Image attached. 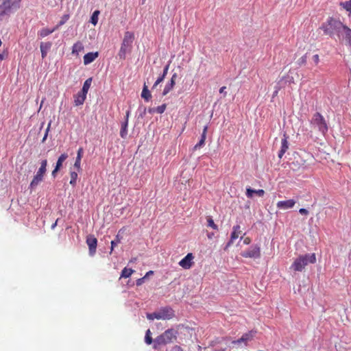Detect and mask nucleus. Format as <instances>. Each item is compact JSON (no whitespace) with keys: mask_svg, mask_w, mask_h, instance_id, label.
I'll use <instances>...</instances> for the list:
<instances>
[{"mask_svg":"<svg viewBox=\"0 0 351 351\" xmlns=\"http://www.w3.org/2000/svg\"><path fill=\"white\" fill-rule=\"evenodd\" d=\"M299 213L301 214V215H308V211L306 209V208H300L299 210Z\"/></svg>","mask_w":351,"mask_h":351,"instance_id":"obj_48","label":"nucleus"},{"mask_svg":"<svg viewBox=\"0 0 351 351\" xmlns=\"http://www.w3.org/2000/svg\"><path fill=\"white\" fill-rule=\"evenodd\" d=\"M240 228L241 227L239 225H237L233 227V231L231 233L230 240L228 243L227 247H229L233 243L234 240L239 237L241 233Z\"/></svg>","mask_w":351,"mask_h":351,"instance_id":"obj_17","label":"nucleus"},{"mask_svg":"<svg viewBox=\"0 0 351 351\" xmlns=\"http://www.w3.org/2000/svg\"><path fill=\"white\" fill-rule=\"evenodd\" d=\"M339 5L348 12V15L351 16V0L346 1L344 2L341 1L340 2Z\"/></svg>","mask_w":351,"mask_h":351,"instance_id":"obj_28","label":"nucleus"},{"mask_svg":"<svg viewBox=\"0 0 351 351\" xmlns=\"http://www.w3.org/2000/svg\"><path fill=\"white\" fill-rule=\"evenodd\" d=\"M153 274H154L153 271H149L148 272L146 273V274L145 275L144 277H145V278H147V277L150 276Z\"/></svg>","mask_w":351,"mask_h":351,"instance_id":"obj_54","label":"nucleus"},{"mask_svg":"<svg viewBox=\"0 0 351 351\" xmlns=\"http://www.w3.org/2000/svg\"><path fill=\"white\" fill-rule=\"evenodd\" d=\"M176 78H177V74L176 73L173 74L170 82L166 84V86L163 90L162 95L165 96V95H167L173 88L175 84H176Z\"/></svg>","mask_w":351,"mask_h":351,"instance_id":"obj_15","label":"nucleus"},{"mask_svg":"<svg viewBox=\"0 0 351 351\" xmlns=\"http://www.w3.org/2000/svg\"><path fill=\"white\" fill-rule=\"evenodd\" d=\"M76 46H77V45H74V48H73V51H75V48L76 47Z\"/></svg>","mask_w":351,"mask_h":351,"instance_id":"obj_64","label":"nucleus"},{"mask_svg":"<svg viewBox=\"0 0 351 351\" xmlns=\"http://www.w3.org/2000/svg\"><path fill=\"white\" fill-rule=\"evenodd\" d=\"M134 40V34L131 32H125L121 44H131Z\"/></svg>","mask_w":351,"mask_h":351,"instance_id":"obj_22","label":"nucleus"},{"mask_svg":"<svg viewBox=\"0 0 351 351\" xmlns=\"http://www.w3.org/2000/svg\"><path fill=\"white\" fill-rule=\"evenodd\" d=\"M121 241L119 235H117L116 240L111 241V251L113 250L114 247L119 243Z\"/></svg>","mask_w":351,"mask_h":351,"instance_id":"obj_41","label":"nucleus"},{"mask_svg":"<svg viewBox=\"0 0 351 351\" xmlns=\"http://www.w3.org/2000/svg\"><path fill=\"white\" fill-rule=\"evenodd\" d=\"M241 255L244 258H260L261 248L258 245H252L249 250L242 252Z\"/></svg>","mask_w":351,"mask_h":351,"instance_id":"obj_8","label":"nucleus"},{"mask_svg":"<svg viewBox=\"0 0 351 351\" xmlns=\"http://www.w3.org/2000/svg\"><path fill=\"white\" fill-rule=\"evenodd\" d=\"M44 100H45V99H43V100L41 101V104H40V109L41 108L42 105H43V104L44 103Z\"/></svg>","mask_w":351,"mask_h":351,"instance_id":"obj_59","label":"nucleus"},{"mask_svg":"<svg viewBox=\"0 0 351 351\" xmlns=\"http://www.w3.org/2000/svg\"><path fill=\"white\" fill-rule=\"evenodd\" d=\"M99 14L100 11L99 10H95L90 15L89 23L95 26L98 23Z\"/></svg>","mask_w":351,"mask_h":351,"instance_id":"obj_24","label":"nucleus"},{"mask_svg":"<svg viewBox=\"0 0 351 351\" xmlns=\"http://www.w3.org/2000/svg\"><path fill=\"white\" fill-rule=\"evenodd\" d=\"M255 333H256V332H254L252 330H251L248 332H246L242 335L241 340H245V344H246L248 341L252 339Z\"/></svg>","mask_w":351,"mask_h":351,"instance_id":"obj_30","label":"nucleus"},{"mask_svg":"<svg viewBox=\"0 0 351 351\" xmlns=\"http://www.w3.org/2000/svg\"><path fill=\"white\" fill-rule=\"evenodd\" d=\"M226 88V86L221 87L220 89H219V93H224L225 95H226V92H225Z\"/></svg>","mask_w":351,"mask_h":351,"instance_id":"obj_53","label":"nucleus"},{"mask_svg":"<svg viewBox=\"0 0 351 351\" xmlns=\"http://www.w3.org/2000/svg\"><path fill=\"white\" fill-rule=\"evenodd\" d=\"M134 270L131 268L124 267L121 271L120 278H127L132 276Z\"/></svg>","mask_w":351,"mask_h":351,"instance_id":"obj_25","label":"nucleus"},{"mask_svg":"<svg viewBox=\"0 0 351 351\" xmlns=\"http://www.w3.org/2000/svg\"><path fill=\"white\" fill-rule=\"evenodd\" d=\"M210 346H215V342L214 341H211L210 343Z\"/></svg>","mask_w":351,"mask_h":351,"instance_id":"obj_61","label":"nucleus"},{"mask_svg":"<svg viewBox=\"0 0 351 351\" xmlns=\"http://www.w3.org/2000/svg\"><path fill=\"white\" fill-rule=\"evenodd\" d=\"M148 111L149 113H154L156 112V108H149Z\"/></svg>","mask_w":351,"mask_h":351,"instance_id":"obj_57","label":"nucleus"},{"mask_svg":"<svg viewBox=\"0 0 351 351\" xmlns=\"http://www.w3.org/2000/svg\"><path fill=\"white\" fill-rule=\"evenodd\" d=\"M71 176V180H70V184H71L73 186H75L76 185V182L77 179V173L75 171H71L70 173Z\"/></svg>","mask_w":351,"mask_h":351,"instance_id":"obj_35","label":"nucleus"},{"mask_svg":"<svg viewBox=\"0 0 351 351\" xmlns=\"http://www.w3.org/2000/svg\"><path fill=\"white\" fill-rule=\"evenodd\" d=\"M91 82H92V78L91 77L88 78L84 82V83L83 84L82 89V90L80 92L84 93L85 95H87L88 91L90 87Z\"/></svg>","mask_w":351,"mask_h":351,"instance_id":"obj_27","label":"nucleus"},{"mask_svg":"<svg viewBox=\"0 0 351 351\" xmlns=\"http://www.w3.org/2000/svg\"><path fill=\"white\" fill-rule=\"evenodd\" d=\"M58 219L51 225V229H54L55 227L57 226Z\"/></svg>","mask_w":351,"mask_h":351,"instance_id":"obj_56","label":"nucleus"},{"mask_svg":"<svg viewBox=\"0 0 351 351\" xmlns=\"http://www.w3.org/2000/svg\"><path fill=\"white\" fill-rule=\"evenodd\" d=\"M214 236V233H208L207 237L209 239H212Z\"/></svg>","mask_w":351,"mask_h":351,"instance_id":"obj_55","label":"nucleus"},{"mask_svg":"<svg viewBox=\"0 0 351 351\" xmlns=\"http://www.w3.org/2000/svg\"><path fill=\"white\" fill-rule=\"evenodd\" d=\"M60 169V168L55 167L54 169L52 171L51 176H52L53 178H56V174H57L58 171Z\"/></svg>","mask_w":351,"mask_h":351,"instance_id":"obj_47","label":"nucleus"},{"mask_svg":"<svg viewBox=\"0 0 351 351\" xmlns=\"http://www.w3.org/2000/svg\"><path fill=\"white\" fill-rule=\"evenodd\" d=\"M315 253L300 255L293 261L290 266V269L294 271H302L308 263H315Z\"/></svg>","mask_w":351,"mask_h":351,"instance_id":"obj_3","label":"nucleus"},{"mask_svg":"<svg viewBox=\"0 0 351 351\" xmlns=\"http://www.w3.org/2000/svg\"><path fill=\"white\" fill-rule=\"evenodd\" d=\"M338 38L339 40H342L346 41L348 44H351V29L343 24Z\"/></svg>","mask_w":351,"mask_h":351,"instance_id":"obj_9","label":"nucleus"},{"mask_svg":"<svg viewBox=\"0 0 351 351\" xmlns=\"http://www.w3.org/2000/svg\"><path fill=\"white\" fill-rule=\"evenodd\" d=\"M207 220V226L210 227L213 230H218V226L215 223L213 219L210 216H208L206 218Z\"/></svg>","mask_w":351,"mask_h":351,"instance_id":"obj_33","label":"nucleus"},{"mask_svg":"<svg viewBox=\"0 0 351 351\" xmlns=\"http://www.w3.org/2000/svg\"><path fill=\"white\" fill-rule=\"evenodd\" d=\"M8 57V53L3 52L2 53H0V60H4Z\"/></svg>","mask_w":351,"mask_h":351,"instance_id":"obj_50","label":"nucleus"},{"mask_svg":"<svg viewBox=\"0 0 351 351\" xmlns=\"http://www.w3.org/2000/svg\"><path fill=\"white\" fill-rule=\"evenodd\" d=\"M145 341L148 345H150L153 342V339L151 337V331L149 329H148L146 331V334H145Z\"/></svg>","mask_w":351,"mask_h":351,"instance_id":"obj_36","label":"nucleus"},{"mask_svg":"<svg viewBox=\"0 0 351 351\" xmlns=\"http://www.w3.org/2000/svg\"><path fill=\"white\" fill-rule=\"evenodd\" d=\"M83 149L82 147L79 148L77 151V157L74 163V167H75L77 171L81 169V160L82 157Z\"/></svg>","mask_w":351,"mask_h":351,"instance_id":"obj_23","label":"nucleus"},{"mask_svg":"<svg viewBox=\"0 0 351 351\" xmlns=\"http://www.w3.org/2000/svg\"><path fill=\"white\" fill-rule=\"evenodd\" d=\"M55 29H56V27L53 29L43 28L40 31L39 36L43 38L45 37V36L49 35L50 34H51L55 30Z\"/></svg>","mask_w":351,"mask_h":351,"instance_id":"obj_32","label":"nucleus"},{"mask_svg":"<svg viewBox=\"0 0 351 351\" xmlns=\"http://www.w3.org/2000/svg\"><path fill=\"white\" fill-rule=\"evenodd\" d=\"M166 108H167L166 104H162L161 106H159L156 108V112H157L158 114H162L165 112V110H166Z\"/></svg>","mask_w":351,"mask_h":351,"instance_id":"obj_40","label":"nucleus"},{"mask_svg":"<svg viewBox=\"0 0 351 351\" xmlns=\"http://www.w3.org/2000/svg\"><path fill=\"white\" fill-rule=\"evenodd\" d=\"M50 126H51V122L49 123L48 125H47V128L46 129V131H45V136L42 140V142H45V140L47 139V135H48V132L49 131V129H50Z\"/></svg>","mask_w":351,"mask_h":351,"instance_id":"obj_43","label":"nucleus"},{"mask_svg":"<svg viewBox=\"0 0 351 351\" xmlns=\"http://www.w3.org/2000/svg\"><path fill=\"white\" fill-rule=\"evenodd\" d=\"M306 60H307V54H305L298 60L297 64L298 66H301L302 65H304L306 63Z\"/></svg>","mask_w":351,"mask_h":351,"instance_id":"obj_38","label":"nucleus"},{"mask_svg":"<svg viewBox=\"0 0 351 351\" xmlns=\"http://www.w3.org/2000/svg\"><path fill=\"white\" fill-rule=\"evenodd\" d=\"M86 243L88 246L90 255L93 256L96 252L97 239L93 235H88L86 237Z\"/></svg>","mask_w":351,"mask_h":351,"instance_id":"obj_10","label":"nucleus"},{"mask_svg":"<svg viewBox=\"0 0 351 351\" xmlns=\"http://www.w3.org/2000/svg\"><path fill=\"white\" fill-rule=\"evenodd\" d=\"M343 23L333 17H328L326 21L324 22L319 29L324 32V34L330 38L338 37L341 29H342Z\"/></svg>","mask_w":351,"mask_h":351,"instance_id":"obj_2","label":"nucleus"},{"mask_svg":"<svg viewBox=\"0 0 351 351\" xmlns=\"http://www.w3.org/2000/svg\"><path fill=\"white\" fill-rule=\"evenodd\" d=\"M284 138L282 139L281 141V147L280 150L278 152V158H282L285 153L289 149V143H288V136L287 134H284Z\"/></svg>","mask_w":351,"mask_h":351,"instance_id":"obj_14","label":"nucleus"},{"mask_svg":"<svg viewBox=\"0 0 351 351\" xmlns=\"http://www.w3.org/2000/svg\"><path fill=\"white\" fill-rule=\"evenodd\" d=\"M68 158V154H61L58 159V161L56 162V167H58V168H61L62 167V163L63 162Z\"/></svg>","mask_w":351,"mask_h":351,"instance_id":"obj_31","label":"nucleus"},{"mask_svg":"<svg viewBox=\"0 0 351 351\" xmlns=\"http://www.w3.org/2000/svg\"><path fill=\"white\" fill-rule=\"evenodd\" d=\"M75 44L76 45H78V44H81L80 41H77V43H75Z\"/></svg>","mask_w":351,"mask_h":351,"instance_id":"obj_63","label":"nucleus"},{"mask_svg":"<svg viewBox=\"0 0 351 351\" xmlns=\"http://www.w3.org/2000/svg\"><path fill=\"white\" fill-rule=\"evenodd\" d=\"M311 123L317 126L318 130L322 134H324L328 132V127L327 123L324 117L319 112H316L313 114Z\"/></svg>","mask_w":351,"mask_h":351,"instance_id":"obj_7","label":"nucleus"},{"mask_svg":"<svg viewBox=\"0 0 351 351\" xmlns=\"http://www.w3.org/2000/svg\"><path fill=\"white\" fill-rule=\"evenodd\" d=\"M313 60L315 63V65H317L319 62V55L318 54H315L313 56Z\"/></svg>","mask_w":351,"mask_h":351,"instance_id":"obj_44","label":"nucleus"},{"mask_svg":"<svg viewBox=\"0 0 351 351\" xmlns=\"http://www.w3.org/2000/svg\"><path fill=\"white\" fill-rule=\"evenodd\" d=\"M99 56V53L96 52H89L84 55V64L87 65L91 62H93Z\"/></svg>","mask_w":351,"mask_h":351,"instance_id":"obj_18","label":"nucleus"},{"mask_svg":"<svg viewBox=\"0 0 351 351\" xmlns=\"http://www.w3.org/2000/svg\"><path fill=\"white\" fill-rule=\"evenodd\" d=\"M165 79V75H162L161 76H160L157 80L155 82L154 84L153 85V88H156L160 82H162L163 81V80Z\"/></svg>","mask_w":351,"mask_h":351,"instance_id":"obj_42","label":"nucleus"},{"mask_svg":"<svg viewBox=\"0 0 351 351\" xmlns=\"http://www.w3.org/2000/svg\"><path fill=\"white\" fill-rule=\"evenodd\" d=\"M242 342L245 343V340H241V337L240 339H239L237 340L233 341L232 342V343L236 345V344H239V343H242Z\"/></svg>","mask_w":351,"mask_h":351,"instance_id":"obj_49","label":"nucleus"},{"mask_svg":"<svg viewBox=\"0 0 351 351\" xmlns=\"http://www.w3.org/2000/svg\"><path fill=\"white\" fill-rule=\"evenodd\" d=\"M277 94H278V90H276L274 92V96L277 95Z\"/></svg>","mask_w":351,"mask_h":351,"instance_id":"obj_62","label":"nucleus"},{"mask_svg":"<svg viewBox=\"0 0 351 351\" xmlns=\"http://www.w3.org/2000/svg\"><path fill=\"white\" fill-rule=\"evenodd\" d=\"M177 335V330L173 328L168 329L156 338L155 343L158 346L170 343L176 340Z\"/></svg>","mask_w":351,"mask_h":351,"instance_id":"obj_5","label":"nucleus"},{"mask_svg":"<svg viewBox=\"0 0 351 351\" xmlns=\"http://www.w3.org/2000/svg\"><path fill=\"white\" fill-rule=\"evenodd\" d=\"M50 45H40V51L42 53V57L44 58L49 49Z\"/></svg>","mask_w":351,"mask_h":351,"instance_id":"obj_37","label":"nucleus"},{"mask_svg":"<svg viewBox=\"0 0 351 351\" xmlns=\"http://www.w3.org/2000/svg\"><path fill=\"white\" fill-rule=\"evenodd\" d=\"M169 64H167L165 68H164V70H163V73H162V75H165V77L166 76V75L167 74V72H168V70H169Z\"/></svg>","mask_w":351,"mask_h":351,"instance_id":"obj_52","label":"nucleus"},{"mask_svg":"<svg viewBox=\"0 0 351 351\" xmlns=\"http://www.w3.org/2000/svg\"><path fill=\"white\" fill-rule=\"evenodd\" d=\"M70 15L69 14H64L62 17L60 21L58 23L56 29L58 28L60 26L63 25L69 19Z\"/></svg>","mask_w":351,"mask_h":351,"instance_id":"obj_34","label":"nucleus"},{"mask_svg":"<svg viewBox=\"0 0 351 351\" xmlns=\"http://www.w3.org/2000/svg\"><path fill=\"white\" fill-rule=\"evenodd\" d=\"M194 258V256L192 253H189L187 255L183 258L180 262L179 265L182 267L183 269H190L193 264V260Z\"/></svg>","mask_w":351,"mask_h":351,"instance_id":"obj_11","label":"nucleus"},{"mask_svg":"<svg viewBox=\"0 0 351 351\" xmlns=\"http://www.w3.org/2000/svg\"><path fill=\"white\" fill-rule=\"evenodd\" d=\"M251 243V239L250 237H245L243 239V243L245 245H249Z\"/></svg>","mask_w":351,"mask_h":351,"instance_id":"obj_51","label":"nucleus"},{"mask_svg":"<svg viewBox=\"0 0 351 351\" xmlns=\"http://www.w3.org/2000/svg\"><path fill=\"white\" fill-rule=\"evenodd\" d=\"M314 160L313 156L310 153L304 152L303 154H295L293 156V160L290 163V168L294 171L306 170L312 164Z\"/></svg>","mask_w":351,"mask_h":351,"instance_id":"obj_1","label":"nucleus"},{"mask_svg":"<svg viewBox=\"0 0 351 351\" xmlns=\"http://www.w3.org/2000/svg\"><path fill=\"white\" fill-rule=\"evenodd\" d=\"M295 204V201L294 199H288L285 201H279L276 206L279 209L287 210L292 208Z\"/></svg>","mask_w":351,"mask_h":351,"instance_id":"obj_13","label":"nucleus"},{"mask_svg":"<svg viewBox=\"0 0 351 351\" xmlns=\"http://www.w3.org/2000/svg\"><path fill=\"white\" fill-rule=\"evenodd\" d=\"M47 160H43L40 162V167L37 171L36 175L34 176L29 184V188L34 189L43 180L44 176L47 171Z\"/></svg>","mask_w":351,"mask_h":351,"instance_id":"obj_6","label":"nucleus"},{"mask_svg":"<svg viewBox=\"0 0 351 351\" xmlns=\"http://www.w3.org/2000/svg\"><path fill=\"white\" fill-rule=\"evenodd\" d=\"M226 348L220 349V350H215L214 351H226Z\"/></svg>","mask_w":351,"mask_h":351,"instance_id":"obj_58","label":"nucleus"},{"mask_svg":"<svg viewBox=\"0 0 351 351\" xmlns=\"http://www.w3.org/2000/svg\"><path fill=\"white\" fill-rule=\"evenodd\" d=\"M253 194H256L259 197H263L265 194V191L263 189H252L251 188H247L246 189V195L249 198H252L253 197Z\"/></svg>","mask_w":351,"mask_h":351,"instance_id":"obj_20","label":"nucleus"},{"mask_svg":"<svg viewBox=\"0 0 351 351\" xmlns=\"http://www.w3.org/2000/svg\"><path fill=\"white\" fill-rule=\"evenodd\" d=\"M129 115H130V111L128 110L126 112V114H125V120L121 124V130H120V136L123 138H125L126 136H127V134H128L127 128H128V125Z\"/></svg>","mask_w":351,"mask_h":351,"instance_id":"obj_16","label":"nucleus"},{"mask_svg":"<svg viewBox=\"0 0 351 351\" xmlns=\"http://www.w3.org/2000/svg\"><path fill=\"white\" fill-rule=\"evenodd\" d=\"M159 313L157 312V313H148L147 315V319H150V320H153L154 319H160V317H159Z\"/></svg>","mask_w":351,"mask_h":351,"instance_id":"obj_39","label":"nucleus"},{"mask_svg":"<svg viewBox=\"0 0 351 351\" xmlns=\"http://www.w3.org/2000/svg\"><path fill=\"white\" fill-rule=\"evenodd\" d=\"M145 279V277H143L141 278H138V280H136V285L141 286L144 282Z\"/></svg>","mask_w":351,"mask_h":351,"instance_id":"obj_46","label":"nucleus"},{"mask_svg":"<svg viewBox=\"0 0 351 351\" xmlns=\"http://www.w3.org/2000/svg\"><path fill=\"white\" fill-rule=\"evenodd\" d=\"M40 44L41 45H43V44H51V43H49V42H47V43L41 42Z\"/></svg>","mask_w":351,"mask_h":351,"instance_id":"obj_60","label":"nucleus"},{"mask_svg":"<svg viewBox=\"0 0 351 351\" xmlns=\"http://www.w3.org/2000/svg\"><path fill=\"white\" fill-rule=\"evenodd\" d=\"M74 103L76 106L82 105L86 98V95L82 92H79L76 95H75Z\"/></svg>","mask_w":351,"mask_h":351,"instance_id":"obj_21","label":"nucleus"},{"mask_svg":"<svg viewBox=\"0 0 351 351\" xmlns=\"http://www.w3.org/2000/svg\"><path fill=\"white\" fill-rule=\"evenodd\" d=\"M129 46L130 45H122L118 54L120 59L125 58L126 53L130 51V49H129Z\"/></svg>","mask_w":351,"mask_h":351,"instance_id":"obj_29","label":"nucleus"},{"mask_svg":"<svg viewBox=\"0 0 351 351\" xmlns=\"http://www.w3.org/2000/svg\"><path fill=\"white\" fill-rule=\"evenodd\" d=\"M21 0H3L0 5V21L5 15H10L18 10L21 7Z\"/></svg>","mask_w":351,"mask_h":351,"instance_id":"obj_4","label":"nucleus"},{"mask_svg":"<svg viewBox=\"0 0 351 351\" xmlns=\"http://www.w3.org/2000/svg\"><path fill=\"white\" fill-rule=\"evenodd\" d=\"M141 97L147 101H148L152 97L151 93L148 90L147 86L145 84V83L144 84L141 93Z\"/></svg>","mask_w":351,"mask_h":351,"instance_id":"obj_26","label":"nucleus"},{"mask_svg":"<svg viewBox=\"0 0 351 351\" xmlns=\"http://www.w3.org/2000/svg\"><path fill=\"white\" fill-rule=\"evenodd\" d=\"M207 131H208V126L206 125V126H204V128L203 129L202 134L201 135V138H200L199 141L194 146V149H199L202 146L204 145L206 138Z\"/></svg>","mask_w":351,"mask_h":351,"instance_id":"obj_19","label":"nucleus"},{"mask_svg":"<svg viewBox=\"0 0 351 351\" xmlns=\"http://www.w3.org/2000/svg\"><path fill=\"white\" fill-rule=\"evenodd\" d=\"M169 351H184V350L179 346H174Z\"/></svg>","mask_w":351,"mask_h":351,"instance_id":"obj_45","label":"nucleus"},{"mask_svg":"<svg viewBox=\"0 0 351 351\" xmlns=\"http://www.w3.org/2000/svg\"><path fill=\"white\" fill-rule=\"evenodd\" d=\"M158 313L160 319H171L175 315L174 311L170 307L163 308Z\"/></svg>","mask_w":351,"mask_h":351,"instance_id":"obj_12","label":"nucleus"}]
</instances>
